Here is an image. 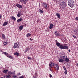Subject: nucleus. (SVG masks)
I'll list each match as a JSON object with an SVG mask.
<instances>
[{
	"instance_id": "nucleus-18",
	"label": "nucleus",
	"mask_w": 78,
	"mask_h": 78,
	"mask_svg": "<svg viewBox=\"0 0 78 78\" xmlns=\"http://www.w3.org/2000/svg\"><path fill=\"white\" fill-rule=\"evenodd\" d=\"M65 61L66 62H69V59L66 57L65 58Z\"/></svg>"
},
{
	"instance_id": "nucleus-4",
	"label": "nucleus",
	"mask_w": 78,
	"mask_h": 78,
	"mask_svg": "<svg viewBox=\"0 0 78 78\" xmlns=\"http://www.w3.org/2000/svg\"><path fill=\"white\" fill-rule=\"evenodd\" d=\"M58 47L60 49H64V47L63 45L62 44L60 43L58 45Z\"/></svg>"
},
{
	"instance_id": "nucleus-47",
	"label": "nucleus",
	"mask_w": 78,
	"mask_h": 78,
	"mask_svg": "<svg viewBox=\"0 0 78 78\" xmlns=\"http://www.w3.org/2000/svg\"><path fill=\"white\" fill-rule=\"evenodd\" d=\"M30 41H32L33 40V39H32L31 38H30Z\"/></svg>"
},
{
	"instance_id": "nucleus-48",
	"label": "nucleus",
	"mask_w": 78,
	"mask_h": 78,
	"mask_svg": "<svg viewBox=\"0 0 78 78\" xmlns=\"http://www.w3.org/2000/svg\"><path fill=\"white\" fill-rule=\"evenodd\" d=\"M64 69V70H65V71H67V69H66V68H65Z\"/></svg>"
},
{
	"instance_id": "nucleus-46",
	"label": "nucleus",
	"mask_w": 78,
	"mask_h": 78,
	"mask_svg": "<svg viewBox=\"0 0 78 78\" xmlns=\"http://www.w3.org/2000/svg\"><path fill=\"white\" fill-rule=\"evenodd\" d=\"M2 18V15L0 14V19Z\"/></svg>"
},
{
	"instance_id": "nucleus-7",
	"label": "nucleus",
	"mask_w": 78,
	"mask_h": 78,
	"mask_svg": "<svg viewBox=\"0 0 78 78\" xmlns=\"http://www.w3.org/2000/svg\"><path fill=\"white\" fill-rule=\"evenodd\" d=\"M55 68L57 70V71H58V70H59V66L58 65V64H55V65H54V67H55Z\"/></svg>"
},
{
	"instance_id": "nucleus-38",
	"label": "nucleus",
	"mask_w": 78,
	"mask_h": 78,
	"mask_svg": "<svg viewBox=\"0 0 78 78\" xmlns=\"http://www.w3.org/2000/svg\"><path fill=\"white\" fill-rule=\"evenodd\" d=\"M75 20H78V17H77L75 18Z\"/></svg>"
},
{
	"instance_id": "nucleus-28",
	"label": "nucleus",
	"mask_w": 78,
	"mask_h": 78,
	"mask_svg": "<svg viewBox=\"0 0 78 78\" xmlns=\"http://www.w3.org/2000/svg\"><path fill=\"white\" fill-rule=\"evenodd\" d=\"M59 62H64V60L62 59H61L59 60Z\"/></svg>"
},
{
	"instance_id": "nucleus-12",
	"label": "nucleus",
	"mask_w": 78,
	"mask_h": 78,
	"mask_svg": "<svg viewBox=\"0 0 78 78\" xmlns=\"http://www.w3.org/2000/svg\"><path fill=\"white\" fill-rule=\"evenodd\" d=\"M53 24H51L50 25V27H49V28L51 29H52V28H53Z\"/></svg>"
},
{
	"instance_id": "nucleus-22",
	"label": "nucleus",
	"mask_w": 78,
	"mask_h": 78,
	"mask_svg": "<svg viewBox=\"0 0 78 78\" xmlns=\"http://www.w3.org/2000/svg\"><path fill=\"white\" fill-rule=\"evenodd\" d=\"M43 6L44 8H47V5L46 4H43Z\"/></svg>"
},
{
	"instance_id": "nucleus-50",
	"label": "nucleus",
	"mask_w": 78,
	"mask_h": 78,
	"mask_svg": "<svg viewBox=\"0 0 78 78\" xmlns=\"http://www.w3.org/2000/svg\"><path fill=\"white\" fill-rule=\"evenodd\" d=\"M68 50L69 52H70V50L69 49Z\"/></svg>"
},
{
	"instance_id": "nucleus-45",
	"label": "nucleus",
	"mask_w": 78,
	"mask_h": 78,
	"mask_svg": "<svg viewBox=\"0 0 78 78\" xmlns=\"http://www.w3.org/2000/svg\"><path fill=\"white\" fill-rule=\"evenodd\" d=\"M24 1L26 2H28V0H24Z\"/></svg>"
},
{
	"instance_id": "nucleus-36",
	"label": "nucleus",
	"mask_w": 78,
	"mask_h": 78,
	"mask_svg": "<svg viewBox=\"0 0 78 78\" xmlns=\"http://www.w3.org/2000/svg\"><path fill=\"white\" fill-rule=\"evenodd\" d=\"M64 73L65 74V75H67V71H65Z\"/></svg>"
},
{
	"instance_id": "nucleus-27",
	"label": "nucleus",
	"mask_w": 78,
	"mask_h": 78,
	"mask_svg": "<svg viewBox=\"0 0 78 78\" xmlns=\"http://www.w3.org/2000/svg\"><path fill=\"white\" fill-rule=\"evenodd\" d=\"M23 26H20L19 27V29L21 30L23 29Z\"/></svg>"
},
{
	"instance_id": "nucleus-29",
	"label": "nucleus",
	"mask_w": 78,
	"mask_h": 78,
	"mask_svg": "<svg viewBox=\"0 0 78 78\" xmlns=\"http://www.w3.org/2000/svg\"><path fill=\"white\" fill-rule=\"evenodd\" d=\"M8 73L9 74H12H12H14V73H13L11 72V71L8 72Z\"/></svg>"
},
{
	"instance_id": "nucleus-24",
	"label": "nucleus",
	"mask_w": 78,
	"mask_h": 78,
	"mask_svg": "<svg viewBox=\"0 0 78 78\" xmlns=\"http://www.w3.org/2000/svg\"><path fill=\"white\" fill-rule=\"evenodd\" d=\"M14 55H16V56H19V53L18 52H16L14 53Z\"/></svg>"
},
{
	"instance_id": "nucleus-2",
	"label": "nucleus",
	"mask_w": 78,
	"mask_h": 78,
	"mask_svg": "<svg viewBox=\"0 0 78 78\" xmlns=\"http://www.w3.org/2000/svg\"><path fill=\"white\" fill-rule=\"evenodd\" d=\"M60 5L62 6V8H65L66 6V3L64 2H61Z\"/></svg>"
},
{
	"instance_id": "nucleus-13",
	"label": "nucleus",
	"mask_w": 78,
	"mask_h": 78,
	"mask_svg": "<svg viewBox=\"0 0 78 78\" xmlns=\"http://www.w3.org/2000/svg\"><path fill=\"white\" fill-rule=\"evenodd\" d=\"M56 16H57L58 18H60L61 17V15H60V14L59 13H57L56 14Z\"/></svg>"
},
{
	"instance_id": "nucleus-37",
	"label": "nucleus",
	"mask_w": 78,
	"mask_h": 78,
	"mask_svg": "<svg viewBox=\"0 0 78 78\" xmlns=\"http://www.w3.org/2000/svg\"><path fill=\"white\" fill-rule=\"evenodd\" d=\"M73 37H74V38H76V36H75L74 35H73Z\"/></svg>"
},
{
	"instance_id": "nucleus-57",
	"label": "nucleus",
	"mask_w": 78,
	"mask_h": 78,
	"mask_svg": "<svg viewBox=\"0 0 78 78\" xmlns=\"http://www.w3.org/2000/svg\"><path fill=\"white\" fill-rule=\"evenodd\" d=\"M57 0H55L56 1H57Z\"/></svg>"
},
{
	"instance_id": "nucleus-51",
	"label": "nucleus",
	"mask_w": 78,
	"mask_h": 78,
	"mask_svg": "<svg viewBox=\"0 0 78 78\" xmlns=\"http://www.w3.org/2000/svg\"><path fill=\"white\" fill-rule=\"evenodd\" d=\"M4 77L5 78H6V77H6V75H5L4 76Z\"/></svg>"
},
{
	"instance_id": "nucleus-54",
	"label": "nucleus",
	"mask_w": 78,
	"mask_h": 78,
	"mask_svg": "<svg viewBox=\"0 0 78 78\" xmlns=\"http://www.w3.org/2000/svg\"><path fill=\"white\" fill-rule=\"evenodd\" d=\"M12 73H14H14H14V72H12Z\"/></svg>"
},
{
	"instance_id": "nucleus-49",
	"label": "nucleus",
	"mask_w": 78,
	"mask_h": 78,
	"mask_svg": "<svg viewBox=\"0 0 78 78\" xmlns=\"http://www.w3.org/2000/svg\"><path fill=\"white\" fill-rule=\"evenodd\" d=\"M34 78H37V77H36V76H34Z\"/></svg>"
},
{
	"instance_id": "nucleus-55",
	"label": "nucleus",
	"mask_w": 78,
	"mask_h": 78,
	"mask_svg": "<svg viewBox=\"0 0 78 78\" xmlns=\"http://www.w3.org/2000/svg\"><path fill=\"white\" fill-rule=\"evenodd\" d=\"M1 78H4L3 77H1Z\"/></svg>"
},
{
	"instance_id": "nucleus-34",
	"label": "nucleus",
	"mask_w": 78,
	"mask_h": 78,
	"mask_svg": "<svg viewBox=\"0 0 78 78\" xmlns=\"http://www.w3.org/2000/svg\"><path fill=\"white\" fill-rule=\"evenodd\" d=\"M12 77H13V78H17V76H16V75H13V76H12Z\"/></svg>"
},
{
	"instance_id": "nucleus-56",
	"label": "nucleus",
	"mask_w": 78,
	"mask_h": 78,
	"mask_svg": "<svg viewBox=\"0 0 78 78\" xmlns=\"http://www.w3.org/2000/svg\"><path fill=\"white\" fill-rule=\"evenodd\" d=\"M47 30H49V29H47Z\"/></svg>"
},
{
	"instance_id": "nucleus-44",
	"label": "nucleus",
	"mask_w": 78,
	"mask_h": 78,
	"mask_svg": "<svg viewBox=\"0 0 78 78\" xmlns=\"http://www.w3.org/2000/svg\"><path fill=\"white\" fill-rule=\"evenodd\" d=\"M64 69L66 68V67L65 66H63L62 67Z\"/></svg>"
},
{
	"instance_id": "nucleus-6",
	"label": "nucleus",
	"mask_w": 78,
	"mask_h": 78,
	"mask_svg": "<svg viewBox=\"0 0 78 78\" xmlns=\"http://www.w3.org/2000/svg\"><path fill=\"white\" fill-rule=\"evenodd\" d=\"M55 64L53 62H51V63L50 64V63L49 64V66H50V67H55Z\"/></svg>"
},
{
	"instance_id": "nucleus-53",
	"label": "nucleus",
	"mask_w": 78,
	"mask_h": 78,
	"mask_svg": "<svg viewBox=\"0 0 78 78\" xmlns=\"http://www.w3.org/2000/svg\"><path fill=\"white\" fill-rule=\"evenodd\" d=\"M77 65L78 66V63L77 64Z\"/></svg>"
},
{
	"instance_id": "nucleus-10",
	"label": "nucleus",
	"mask_w": 78,
	"mask_h": 78,
	"mask_svg": "<svg viewBox=\"0 0 78 78\" xmlns=\"http://www.w3.org/2000/svg\"><path fill=\"white\" fill-rule=\"evenodd\" d=\"M5 77H6V78H11V76L9 74H8L7 75H5Z\"/></svg>"
},
{
	"instance_id": "nucleus-42",
	"label": "nucleus",
	"mask_w": 78,
	"mask_h": 78,
	"mask_svg": "<svg viewBox=\"0 0 78 78\" xmlns=\"http://www.w3.org/2000/svg\"><path fill=\"white\" fill-rule=\"evenodd\" d=\"M50 78H51L52 77V76L51 75V74L50 75Z\"/></svg>"
},
{
	"instance_id": "nucleus-19",
	"label": "nucleus",
	"mask_w": 78,
	"mask_h": 78,
	"mask_svg": "<svg viewBox=\"0 0 78 78\" xmlns=\"http://www.w3.org/2000/svg\"><path fill=\"white\" fill-rule=\"evenodd\" d=\"M12 20H14V21H16V18H15L14 16H12Z\"/></svg>"
},
{
	"instance_id": "nucleus-1",
	"label": "nucleus",
	"mask_w": 78,
	"mask_h": 78,
	"mask_svg": "<svg viewBox=\"0 0 78 78\" xmlns=\"http://www.w3.org/2000/svg\"><path fill=\"white\" fill-rule=\"evenodd\" d=\"M68 5L70 7H73L74 6V2L73 0H69L68 2Z\"/></svg>"
},
{
	"instance_id": "nucleus-17",
	"label": "nucleus",
	"mask_w": 78,
	"mask_h": 78,
	"mask_svg": "<svg viewBox=\"0 0 78 78\" xmlns=\"http://www.w3.org/2000/svg\"><path fill=\"white\" fill-rule=\"evenodd\" d=\"M55 42L56 43V45L58 46L60 44V43H59V42H58V41L57 40H55Z\"/></svg>"
},
{
	"instance_id": "nucleus-5",
	"label": "nucleus",
	"mask_w": 78,
	"mask_h": 78,
	"mask_svg": "<svg viewBox=\"0 0 78 78\" xmlns=\"http://www.w3.org/2000/svg\"><path fill=\"white\" fill-rule=\"evenodd\" d=\"M61 58H62L63 59H65V58H66V54H62L61 55Z\"/></svg>"
},
{
	"instance_id": "nucleus-32",
	"label": "nucleus",
	"mask_w": 78,
	"mask_h": 78,
	"mask_svg": "<svg viewBox=\"0 0 78 78\" xmlns=\"http://www.w3.org/2000/svg\"><path fill=\"white\" fill-rule=\"evenodd\" d=\"M29 49H30V48H26V50H25V52H27V51H28V50H29Z\"/></svg>"
},
{
	"instance_id": "nucleus-30",
	"label": "nucleus",
	"mask_w": 78,
	"mask_h": 78,
	"mask_svg": "<svg viewBox=\"0 0 78 78\" xmlns=\"http://www.w3.org/2000/svg\"><path fill=\"white\" fill-rule=\"evenodd\" d=\"M21 2H22V3H23L24 2V4H26V3H27V2L26 1H24V0H21Z\"/></svg>"
},
{
	"instance_id": "nucleus-3",
	"label": "nucleus",
	"mask_w": 78,
	"mask_h": 78,
	"mask_svg": "<svg viewBox=\"0 0 78 78\" xmlns=\"http://www.w3.org/2000/svg\"><path fill=\"white\" fill-rule=\"evenodd\" d=\"M19 45H20V44H19V43H15L14 44V45L13 46V48H19Z\"/></svg>"
},
{
	"instance_id": "nucleus-21",
	"label": "nucleus",
	"mask_w": 78,
	"mask_h": 78,
	"mask_svg": "<svg viewBox=\"0 0 78 78\" xmlns=\"http://www.w3.org/2000/svg\"><path fill=\"white\" fill-rule=\"evenodd\" d=\"M3 53L4 54V55H5L6 56H8V55H9L8 53L5 52H4Z\"/></svg>"
},
{
	"instance_id": "nucleus-41",
	"label": "nucleus",
	"mask_w": 78,
	"mask_h": 78,
	"mask_svg": "<svg viewBox=\"0 0 78 78\" xmlns=\"http://www.w3.org/2000/svg\"><path fill=\"white\" fill-rule=\"evenodd\" d=\"M60 36H64V35L63 34H60Z\"/></svg>"
},
{
	"instance_id": "nucleus-52",
	"label": "nucleus",
	"mask_w": 78,
	"mask_h": 78,
	"mask_svg": "<svg viewBox=\"0 0 78 78\" xmlns=\"http://www.w3.org/2000/svg\"><path fill=\"white\" fill-rule=\"evenodd\" d=\"M37 23H38V22H39V21H38V20L37 21Z\"/></svg>"
},
{
	"instance_id": "nucleus-43",
	"label": "nucleus",
	"mask_w": 78,
	"mask_h": 78,
	"mask_svg": "<svg viewBox=\"0 0 78 78\" xmlns=\"http://www.w3.org/2000/svg\"><path fill=\"white\" fill-rule=\"evenodd\" d=\"M18 75H20V73H18L17 74Z\"/></svg>"
},
{
	"instance_id": "nucleus-11",
	"label": "nucleus",
	"mask_w": 78,
	"mask_h": 78,
	"mask_svg": "<svg viewBox=\"0 0 78 78\" xmlns=\"http://www.w3.org/2000/svg\"><path fill=\"white\" fill-rule=\"evenodd\" d=\"M55 35L56 36H60L59 34L57 32V31H55Z\"/></svg>"
},
{
	"instance_id": "nucleus-23",
	"label": "nucleus",
	"mask_w": 78,
	"mask_h": 78,
	"mask_svg": "<svg viewBox=\"0 0 78 78\" xmlns=\"http://www.w3.org/2000/svg\"><path fill=\"white\" fill-rule=\"evenodd\" d=\"M23 20V19L22 18H20V19H19L17 20V21L19 22H20V21H22Z\"/></svg>"
},
{
	"instance_id": "nucleus-20",
	"label": "nucleus",
	"mask_w": 78,
	"mask_h": 78,
	"mask_svg": "<svg viewBox=\"0 0 78 78\" xmlns=\"http://www.w3.org/2000/svg\"><path fill=\"white\" fill-rule=\"evenodd\" d=\"M2 38L3 39H6V38L5 37V36L4 34H2Z\"/></svg>"
},
{
	"instance_id": "nucleus-15",
	"label": "nucleus",
	"mask_w": 78,
	"mask_h": 78,
	"mask_svg": "<svg viewBox=\"0 0 78 78\" xmlns=\"http://www.w3.org/2000/svg\"><path fill=\"white\" fill-rule=\"evenodd\" d=\"M8 23L7 22H5L3 24V26H5L6 25H8Z\"/></svg>"
},
{
	"instance_id": "nucleus-14",
	"label": "nucleus",
	"mask_w": 78,
	"mask_h": 78,
	"mask_svg": "<svg viewBox=\"0 0 78 78\" xmlns=\"http://www.w3.org/2000/svg\"><path fill=\"white\" fill-rule=\"evenodd\" d=\"M7 57H8V58H10V59H14V57H13L11 55H8Z\"/></svg>"
},
{
	"instance_id": "nucleus-25",
	"label": "nucleus",
	"mask_w": 78,
	"mask_h": 78,
	"mask_svg": "<svg viewBox=\"0 0 78 78\" xmlns=\"http://www.w3.org/2000/svg\"><path fill=\"white\" fill-rule=\"evenodd\" d=\"M69 48V47L67 46H64V49H68Z\"/></svg>"
},
{
	"instance_id": "nucleus-8",
	"label": "nucleus",
	"mask_w": 78,
	"mask_h": 78,
	"mask_svg": "<svg viewBox=\"0 0 78 78\" xmlns=\"http://www.w3.org/2000/svg\"><path fill=\"white\" fill-rule=\"evenodd\" d=\"M16 6L18 7V8H20L21 9H22V8H23L22 5L19 4H17L16 5Z\"/></svg>"
},
{
	"instance_id": "nucleus-35",
	"label": "nucleus",
	"mask_w": 78,
	"mask_h": 78,
	"mask_svg": "<svg viewBox=\"0 0 78 78\" xmlns=\"http://www.w3.org/2000/svg\"><path fill=\"white\" fill-rule=\"evenodd\" d=\"M3 44H4V45H6L8 44V43L7 42H4Z\"/></svg>"
},
{
	"instance_id": "nucleus-39",
	"label": "nucleus",
	"mask_w": 78,
	"mask_h": 78,
	"mask_svg": "<svg viewBox=\"0 0 78 78\" xmlns=\"http://www.w3.org/2000/svg\"><path fill=\"white\" fill-rule=\"evenodd\" d=\"M19 78H25L23 77V76H21Z\"/></svg>"
},
{
	"instance_id": "nucleus-31",
	"label": "nucleus",
	"mask_w": 78,
	"mask_h": 78,
	"mask_svg": "<svg viewBox=\"0 0 78 78\" xmlns=\"http://www.w3.org/2000/svg\"><path fill=\"white\" fill-rule=\"evenodd\" d=\"M31 36V34L30 33L27 34L26 35L27 37H29V36Z\"/></svg>"
},
{
	"instance_id": "nucleus-9",
	"label": "nucleus",
	"mask_w": 78,
	"mask_h": 78,
	"mask_svg": "<svg viewBox=\"0 0 78 78\" xmlns=\"http://www.w3.org/2000/svg\"><path fill=\"white\" fill-rule=\"evenodd\" d=\"M22 15V13L21 12H18L17 15V16L18 17H20Z\"/></svg>"
},
{
	"instance_id": "nucleus-40",
	"label": "nucleus",
	"mask_w": 78,
	"mask_h": 78,
	"mask_svg": "<svg viewBox=\"0 0 78 78\" xmlns=\"http://www.w3.org/2000/svg\"><path fill=\"white\" fill-rule=\"evenodd\" d=\"M28 59H32V58H31L30 57H28Z\"/></svg>"
},
{
	"instance_id": "nucleus-33",
	"label": "nucleus",
	"mask_w": 78,
	"mask_h": 78,
	"mask_svg": "<svg viewBox=\"0 0 78 78\" xmlns=\"http://www.w3.org/2000/svg\"><path fill=\"white\" fill-rule=\"evenodd\" d=\"M39 12H41V13H43L44 12V11H42V10H41V9H40Z\"/></svg>"
},
{
	"instance_id": "nucleus-16",
	"label": "nucleus",
	"mask_w": 78,
	"mask_h": 78,
	"mask_svg": "<svg viewBox=\"0 0 78 78\" xmlns=\"http://www.w3.org/2000/svg\"><path fill=\"white\" fill-rule=\"evenodd\" d=\"M74 32L76 34H78V33H78V29H75L74 30Z\"/></svg>"
},
{
	"instance_id": "nucleus-26",
	"label": "nucleus",
	"mask_w": 78,
	"mask_h": 78,
	"mask_svg": "<svg viewBox=\"0 0 78 78\" xmlns=\"http://www.w3.org/2000/svg\"><path fill=\"white\" fill-rule=\"evenodd\" d=\"M7 72H8V70H4L3 71V73H5V74L6 73H7Z\"/></svg>"
}]
</instances>
